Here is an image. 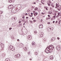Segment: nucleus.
<instances>
[{"mask_svg": "<svg viewBox=\"0 0 61 61\" xmlns=\"http://www.w3.org/2000/svg\"><path fill=\"white\" fill-rule=\"evenodd\" d=\"M9 48L11 50H12L13 51V50H14V47L13 46H10Z\"/></svg>", "mask_w": 61, "mask_h": 61, "instance_id": "1", "label": "nucleus"}, {"mask_svg": "<svg viewBox=\"0 0 61 61\" xmlns=\"http://www.w3.org/2000/svg\"><path fill=\"white\" fill-rule=\"evenodd\" d=\"M56 49L57 50H60L61 49V47L60 46H58L56 47Z\"/></svg>", "mask_w": 61, "mask_h": 61, "instance_id": "2", "label": "nucleus"}, {"mask_svg": "<svg viewBox=\"0 0 61 61\" xmlns=\"http://www.w3.org/2000/svg\"><path fill=\"white\" fill-rule=\"evenodd\" d=\"M52 46H53V45H50L47 47V48H46V49H47L48 48V49H51V48Z\"/></svg>", "mask_w": 61, "mask_h": 61, "instance_id": "3", "label": "nucleus"}, {"mask_svg": "<svg viewBox=\"0 0 61 61\" xmlns=\"http://www.w3.org/2000/svg\"><path fill=\"white\" fill-rule=\"evenodd\" d=\"M1 47L2 48H3L4 47V44L2 43H1L0 44Z\"/></svg>", "mask_w": 61, "mask_h": 61, "instance_id": "4", "label": "nucleus"}, {"mask_svg": "<svg viewBox=\"0 0 61 61\" xmlns=\"http://www.w3.org/2000/svg\"><path fill=\"white\" fill-rule=\"evenodd\" d=\"M28 38L29 40H31L32 39V36L31 35H29L28 36Z\"/></svg>", "mask_w": 61, "mask_h": 61, "instance_id": "5", "label": "nucleus"}, {"mask_svg": "<svg viewBox=\"0 0 61 61\" xmlns=\"http://www.w3.org/2000/svg\"><path fill=\"white\" fill-rule=\"evenodd\" d=\"M47 54H48V53H50L51 52V49H50L48 50H47Z\"/></svg>", "mask_w": 61, "mask_h": 61, "instance_id": "6", "label": "nucleus"}, {"mask_svg": "<svg viewBox=\"0 0 61 61\" xmlns=\"http://www.w3.org/2000/svg\"><path fill=\"white\" fill-rule=\"evenodd\" d=\"M12 21H15L16 19V18L15 17H13L12 18Z\"/></svg>", "mask_w": 61, "mask_h": 61, "instance_id": "7", "label": "nucleus"}, {"mask_svg": "<svg viewBox=\"0 0 61 61\" xmlns=\"http://www.w3.org/2000/svg\"><path fill=\"white\" fill-rule=\"evenodd\" d=\"M39 27L40 28H43V26L42 24H41L39 25Z\"/></svg>", "mask_w": 61, "mask_h": 61, "instance_id": "8", "label": "nucleus"}, {"mask_svg": "<svg viewBox=\"0 0 61 61\" xmlns=\"http://www.w3.org/2000/svg\"><path fill=\"white\" fill-rule=\"evenodd\" d=\"M12 12L13 13H16V12L15 10H13V9H12Z\"/></svg>", "mask_w": 61, "mask_h": 61, "instance_id": "9", "label": "nucleus"}, {"mask_svg": "<svg viewBox=\"0 0 61 61\" xmlns=\"http://www.w3.org/2000/svg\"><path fill=\"white\" fill-rule=\"evenodd\" d=\"M49 58L50 59H51V60H53V59H54V57L53 56H50V57Z\"/></svg>", "mask_w": 61, "mask_h": 61, "instance_id": "10", "label": "nucleus"}, {"mask_svg": "<svg viewBox=\"0 0 61 61\" xmlns=\"http://www.w3.org/2000/svg\"><path fill=\"white\" fill-rule=\"evenodd\" d=\"M59 9L57 8L58 9V10H59V11H60L61 10V6H60V7H59Z\"/></svg>", "mask_w": 61, "mask_h": 61, "instance_id": "11", "label": "nucleus"}, {"mask_svg": "<svg viewBox=\"0 0 61 61\" xmlns=\"http://www.w3.org/2000/svg\"><path fill=\"white\" fill-rule=\"evenodd\" d=\"M55 39H56V38L55 37H52L51 39V40L52 41H54Z\"/></svg>", "mask_w": 61, "mask_h": 61, "instance_id": "12", "label": "nucleus"}, {"mask_svg": "<svg viewBox=\"0 0 61 61\" xmlns=\"http://www.w3.org/2000/svg\"><path fill=\"white\" fill-rule=\"evenodd\" d=\"M56 6L55 7V8H57L58 7V4H57V3H56Z\"/></svg>", "mask_w": 61, "mask_h": 61, "instance_id": "13", "label": "nucleus"}, {"mask_svg": "<svg viewBox=\"0 0 61 61\" xmlns=\"http://www.w3.org/2000/svg\"><path fill=\"white\" fill-rule=\"evenodd\" d=\"M19 47H23V44H20L19 46Z\"/></svg>", "mask_w": 61, "mask_h": 61, "instance_id": "14", "label": "nucleus"}, {"mask_svg": "<svg viewBox=\"0 0 61 61\" xmlns=\"http://www.w3.org/2000/svg\"><path fill=\"white\" fill-rule=\"evenodd\" d=\"M54 46L53 45H52V47H51V50H53V49H54Z\"/></svg>", "mask_w": 61, "mask_h": 61, "instance_id": "15", "label": "nucleus"}, {"mask_svg": "<svg viewBox=\"0 0 61 61\" xmlns=\"http://www.w3.org/2000/svg\"><path fill=\"white\" fill-rule=\"evenodd\" d=\"M15 57L16 58V59H18L19 58V57H18V56H17V55H15Z\"/></svg>", "mask_w": 61, "mask_h": 61, "instance_id": "16", "label": "nucleus"}, {"mask_svg": "<svg viewBox=\"0 0 61 61\" xmlns=\"http://www.w3.org/2000/svg\"><path fill=\"white\" fill-rule=\"evenodd\" d=\"M48 30L49 32L51 31V29H50V28L49 27L48 28Z\"/></svg>", "mask_w": 61, "mask_h": 61, "instance_id": "17", "label": "nucleus"}, {"mask_svg": "<svg viewBox=\"0 0 61 61\" xmlns=\"http://www.w3.org/2000/svg\"><path fill=\"white\" fill-rule=\"evenodd\" d=\"M35 44H36V43H35V42H33L32 43V45L33 46V45H35Z\"/></svg>", "mask_w": 61, "mask_h": 61, "instance_id": "18", "label": "nucleus"}, {"mask_svg": "<svg viewBox=\"0 0 61 61\" xmlns=\"http://www.w3.org/2000/svg\"><path fill=\"white\" fill-rule=\"evenodd\" d=\"M34 34L35 35H36V34H37V31H34Z\"/></svg>", "mask_w": 61, "mask_h": 61, "instance_id": "19", "label": "nucleus"}, {"mask_svg": "<svg viewBox=\"0 0 61 61\" xmlns=\"http://www.w3.org/2000/svg\"><path fill=\"white\" fill-rule=\"evenodd\" d=\"M18 56H17L18 57H20L21 56L20 55V54H17Z\"/></svg>", "mask_w": 61, "mask_h": 61, "instance_id": "20", "label": "nucleus"}, {"mask_svg": "<svg viewBox=\"0 0 61 61\" xmlns=\"http://www.w3.org/2000/svg\"><path fill=\"white\" fill-rule=\"evenodd\" d=\"M35 55H38V52L36 51L35 52Z\"/></svg>", "mask_w": 61, "mask_h": 61, "instance_id": "21", "label": "nucleus"}, {"mask_svg": "<svg viewBox=\"0 0 61 61\" xmlns=\"http://www.w3.org/2000/svg\"><path fill=\"white\" fill-rule=\"evenodd\" d=\"M12 0H9V3H12Z\"/></svg>", "mask_w": 61, "mask_h": 61, "instance_id": "22", "label": "nucleus"}, {"mask_svg": "<svg viewBox=\"0 0 61 61\" xmlns=\"http://www.w3.org/2000/svg\"><path fill=\"white\" fill-rule=\"evenodd\" d=\"M46 50H45V52H46V53H47V50H46Z\"/></svg>", "mask_w": 61, "mask_h": 61, "instance_id": "23", "label": "nucleus"}, {"mask_svg": "<svg viewBox=\"0 0 61 61\" xmlns=\"http://www.w3.org/2000/svg\"><path fill=\"white\" fill-rule=\"evenodd\" d=\"M15 10H16V12H17V11H18V10H19L18 9H17V8L15 9Z\"/></svg>", "mask_w": 61, "mask_h": 61, "instance_id": "24", "label": "nucleus"}, {"mask_svg": "<svg viewBox=\"0 0 61 61\" xmlns=\"http://www.w3.org/2000/svg\"><path fill=\"white\" fill-rule=\"evenodd\" d=\"M3 13V11H1L0 10V14H2Z\"/></svg>", "mask_w": 61, "mask_h": 61, "instance_id": "25", "label": "nucleus"}, {"mask_svg": "<svg viewBox=\"0 0 61 61\" xmlns=\"http://www.w3.org/2000/svg\"><path fill=\"white\" fill-rule=\"evenodd\" d=\"M54 15H56V12L54 13Z\"/></svg>", "mask_w": 61, "mask_h": 61, "instance_id": "26", "label": "nucleus"}, {"mask_svg": "<svg viewBox=\"0 0 61 61\" xmlns=\"http://www.w3.org/2000/svg\"><path fill=\"white\" fill-rule=\"evenodd\" d=\"M27 48L26 47H25V49H24V50L25 51H26V49H27Z\"/></svg>", "mask_w": 61, "mask_h": 61, "instance_id": "27", "label": "nucleus"}, {"mask_svg": "<svg viewBox=\"0 0 61 61\" xmlns=\"http://www.w3.org/2000/svg\"><path fill=\"white\" fill-rule=\"evenodd\" d=\"M29 22L31 23H33V21H32L30 20L29 21Z\"/></svg>", "mask_w": 61, "mask_h": 61, "instance_id": "28", "label": "nucleus"}, {"mask_svg": "<svg viewBox=\"0 0 61 61\" xmlns=\"http://www.w3.org/2000/svg\"><path fill=\"white\" fill-rule=\"evenodd\" d=\"M19 25H19L20 26H22V24H19Z\"/></svg>", "mask_w": 61, "mask_h": 61, "instance_id": "29", "label": "nucleus"}, {"mask_svg": "<svg viewBox=\"0 0 61 61\" xmlns=\"http://www.w3.org/2000/svg\"><path fill=\"white\" fill-rule=\"evenodd\" d=\"M51 6H52V7H55V6L54 5H53L52 4L51 5Z\"/></svg>", "mask_w": 61, "mask_h": 61, "instance_id": "30", "label": "nucleus"}, {"mask_svg": "<svg viewBox=\"0 0 61 61\" xmlns=\"http://www.w3.org/2000/svg\"><path fill=\"white\" fill-rule=\"evenodd\" d=\"M49 12V14H51V13H52V12L51 11L50 12Z\"/></svg>", "mask_w": 61, "mask_h": 61, "instance_id": "31", "label": "nucleus"}, {"mask_svg": "<svg viewBox=\"0 0 61 61\" xmlns=\"http://www.w3.org/2000/svg\"><path fill=\"white\" fill-rule=\"evenodd\" d=\"M37 8H35L34 10H37Z\"/></svg>", "mask_w": 61, "mask_h": 61, "instance_id": "32", "label": "nucleus"}, {"mask_svg": "<svg viewBox=\"0 0 61 61\" xmlns=\"http://www.w3.org/2000/svg\"><path fill=\"white\" fill-rule=\"evenodd\" d=\"M48 5H50V4L49 3H48Z\"/></svg>", "mask_w": 61, "mask_h": 61, "instance_id": "33", "label": "nucleus"}, {"mask_svg": "<svg viewBox=\"0 0 61 61\" xmlns=\"http://www.w3.org/2000/svg\"><path fill=\"white\" fill-rule=\"evenodd\" d=\"M35 14H36V15H37L38 13L37 12L35 13Z\"/></svg>", "mask_w": 61, "mask_h": 61, "instance_id": "34", "label": "nucleus"}, {"mask_svg": "<svg viewBox=\"0 0 61 61\" xmlns=\"http://www.w3.org/2000/svg\"><path fill=\"white\" fill-rule=\"evenodd\" d=\"M25 23H28V21H25Z\"/></svg>", "mask_w": 61, "mask_h": 61, "instance_id": "35", "label": "nucleus"}, {"mask_svg": "<svg viewBox=\"0 0 61 61\" xmlns=\"http://www.w3.org/2000/svg\"><path fill=\"white\" fill-rule=\"evenodd\" d=\"M7 61H9V59H7Z\"/></svg>", "mask_w": 61, "mask_h": 61, "instance_id": "36", "label": "nucleus"}, {"mask_svg": "<svg viewBox=\"0 0 61 61\" xmlns=\"http://www.w3.org/2000/svg\"><path fill=\"white\" fill-rule=\"evenodd\" d=\"M60 13H58V15H60Z\"/></svg>", "mask_w": 61, "mask_h": 61, "instance_id": "37", "label": "nucleus"}, {"mask_svg": "<svg viewBox=\"0 0 61 61\" xmlns=\"http://www.w3.org/2000/svg\"><path fill=\"white\" fill-rule=\"evenodd\" d=\"M21 21H20L19 22V23H21Z\"/></svg>", "mask_w": 61, "mask_h": 61, "instance_id": "38", "label": "nucleus"}, {"mask_svg": "<svg viewBox=\"0 0 61 61\" xmlns=\"http://www.w3.org/2000/svg\"><path fill=\"white\" fill-rule=\"evenodd\" d=\"M11 29H12V28H9V30H11Z\"/></svg>", "mask_w": 61, "mask_h": 61, "instance_id": "39", "label": "nucleus"}, {"mask_svg": "<svg viewBox=\"0 0 61 61\" xmlns=\"http://www.w3.org/2000/svg\"><path fill=\"white\" fill-rule=\"evenodd\" d=\"M52 30H53V27H51V28Z\"/></svg>", "mask_w": 61, "mask_h": 61, "instance_id": "40", "label": "nucleus"}, {"mask_svg": "<svg viewBox=\"0 0 61 61\" xmlns=\"http://www.w3.org/2000/svg\"><path fill=\"white\" fill-rule=\"evenodd\" d=\"M22 18H23V19H24L25 18V17L24 16H23L22 17Z\"/></svg>", "mask_w": 61, "mask_h": 61, "instance_id": "41", "label": "nucleus"}, {"mask_svg": "<svg viewBox=\"0 0 61 61\" xmlns=\"http://www.w3.org/2000/svg\"><path fill=\"white\" fill-rule=\"evenodd\" d=\"M41 14H42V15H44V13H43V12H42Z\"/></svg>", "mask_w": 61, "mask_h": 61, "instance_id": "42", "label": "nucleus"}, {"mask_svg": "<svg viewBox=\"0 0 61 61\" xmlns=\"http://www.w3.org/2000/svg\"><path fill=\"white\" fill-rule=\"evenodd\" d=\"M48 17H50V15H48Z\"/></svg>", "mask_w": 61, "mask_h": 61, "instance_id": "43", "label": "nucleus"}, {"mask_svg": "<svg viewBox=\"0 0 61 61\" xmlns=\"http://www.w3.org/2000/svg\"><path fill=\"white\" fill-rule=\"evenodd\" d=\"M57 18H58V17H59V15H58L57 16Z\"/></svg>", "mask_w": 61, "mask_h": 61, "instance_id": "44", "label": "nucleus"}, {"mask_svg": "<svg viewBox=\"0 0 61 61\" xmlns=\"http://www.w3.org/2000/svg\"><path fill=\"white\" fill-rule=\"evenodd\" d=\"M30 54V52H28V55H29Z\"/></svg>", "mask_w": 61, "mask_h": 61, "instance_id": "45", "label": "nucleus"}, {"mask_svg": "<svg viewBox=\"0 0 61 61\" xmlns=\"http://www.w3.org/2000/svg\"><path fill=\"white\" fill-rule=\"evenodd\" d=\"M30 17H32V16H33V15H30Z\"/></svg>", "mask_w": 61, "mask_h": 61, "instance_id": "46", "label": "nucleus"}, {"mask_svg": "<svg viewBox=\"0 0 61 61\" xmlns=\"http://www.w3.org/2000/svg\"><path fill=\"white\" fill-rule=\"evenodd\" d=\"M31 15H33V13H31Z\"/></svg>", "mask_w": 61, "mask_h": 61, "instance_id": "47", "label": "nucleus"}, {"mask_svg": "<svg viewBox=\"0 0 61 61\" xmlns=\"http://www.w3.org/2000/svg\"><path fill=\"white\" fill-rule=\"evenodd\" d=\"M28 15V14H27V13H26L25 14V15Z\"/></svg>", "mask_w": 61, "mask_h": 61, "instance_id": "48", "label": "nucleus"}, {"mask_svg": "<svg viewBox=\"0 0 61 61\" xmlns=\"http://www.w3.org/2000/svg\"><path fill=\"white\" fill-rule=\"evenodd\" d=\"M47 24H50V22H48Z\"/></svg>", "mask_w": 61, "mask_h": 61, "instance_id": "49", "label": "nucleus"}, {"mask_svg": "<svg viewBox=\"0 0 61 61\" xmlns=\"http://www.w3.org/2000/svg\"><path fill=\"white\" fill-rule=\"evenodd\" d=\"M58 22L56 20V23H57Z\"/></svg>", "mask_w": 61, "mask_h": 61, "instance_id": "50", "label": "nucleus"}, {"mask_svg": "<svg viewBox=\"0 0 61 61\" xmlns=\"http://www.w3.org/2000/svg\"><path fill=\"white\" fill-rule=\"evenodd\" d=\"M41 22H42L43 21V20L42 19H41Z\"/></svg>", "mask_w": 61, "mask_h": 61, "instance_id": "51", "label": "nucleus"}, {"mask_svg": "<svg viewBox=\"0 0 61 61\" xmlns=\"http://www.w3.org/2000/svg\"><path fill=\"white\" fill-rule=\"evenodd\" d=\"M57 38L58 39V40H59V39H60V38L58 37H57Z\"/></svg>", "mask_w": 61, "mask_h": 61, "instance_id": "52", "label": "nucleus"}, {"mask_svg": "<svg viewBox=\"0 0 61 61\" xmlns=\"http://www.w3.org/2000/svg\"><path fill=\"white\" fill-rule=\"evenodd\" d=\"M56 15H55V16H53L54 18H55V17H56Z\"/></svg>", "mask_w": 61, "mask_h": 61, "instance_id": "53", "label": "nucleus"}, {"mask_svg": "<svg viewBox=\"0 0 61 61\" xmlns=\"http://www.w3.org/2000/svg\"><path fill=\"white\" fill-rule=\"evenodd\" d=\"M17 41H19V39H18L17 40Z\"/></svg>", "mask_w": 61, "mask_h": 61, "instance_id": "54", "label": "nucleus"}, {"mask_svg": "<svg viewBox=\"0 0 61 61\" xmlns=\"http://www.w3.org/2000/svg\"><path fill=\"white\" fill-rule=\"evenodd\" d=\"M33 13L34 14H35V13H36V12H35V11H33Z\"/></svg>", "mask_w": 61, "mask_h": 61, "instance_id": "55", "label": "nucleus"}, {"mask_svg": "<svg viewBox=\"0 0 61 61\" xmlns=\"http://www.w3.org/2000/svg\"><path fill=\"white\" fill-rule=\"evenodd\" d=\"M25 23H23V25H25Z\"/></svg>", "mask_w": 61, "mask_h": 61, "instance_id": "56", "label": "nucleus"}, {"mask_svg": "<svg viewBox=\"0 0 61 61\" xmlns=\"http://www.w3.org/2000/svg\"><path fill=\"white\" fill-rule=\"evenodd\" d=\"M50 28L51 29V31H52L53 30L51 28Z\"/></svg>", "mask_w": 61, "mask_h": 61, "instance_id": "57", "label": "nucleus"}, {"mask_svg": "<svg viewBox=\"0 0 61 61\" xmlns=\"http://www.w3.org/2000/svg\"><path fill=\"white\" fill-rule=\"evenodd\" d=\"M53 23H55V21H53Z\"/></svg>", "mask_w": 61, "mask_h": 61, "instance_id": "58", "label": "nucleus"}, {"mask_svg": "<svg viewBox=\"0 0 61 61\" xmlns=\"http://www.w3.org/2000/svg\"><path fill=\"white\" fill-rule=\"evenodd\" d=\"M26 19H27V18H28V17H26Z\"/></svg>", "mask_w": 61, "mask_h": 61, "instance_id": "59", "label": "nucleus"}, {"mask_svg": "<svg viewBox=\"0 0 61 61\" xmlns=\"http://www.w3.org/2000/svg\"><path fill=\"white\" fill-rule=\"evenodd\" d=\"M24 21H25V20H22V22H24Z\"/></svg>", "mask_w": 61, "mask_h": 61, "instance_id": "60", "label": "nucleus"}, {"mask_svg": "<svg viewBox=\"0 0 61 61\" xmlns=\"http://www.w3.org/2000/svg\"><path fill=\"white\" fill-rule=\"evenodd\" d=\"M36 4V2H34V4Z\"/></svg>", "mask_w": 61, "mask_h": 61, "instance_id": "61", "label": "nucleus"}, {"mask_svg": "<svg viewBox=\"0 0 61 61\" xmlns=\"http://www.w3.org/2000/svg\"><path fill=\"white\" fill-rule=\"evenodd\" d=\"M50 18H51V17H50V18H48V19H50Z\"/></svg>", "mask_w": 61, "mask_h": 61, "instance_id": "62", "label": "nucleus"}, {"mask_svg": "<svg viewBox=\"0 0 61 61\" xmlns=\"http://www.w3.org/2000/svg\"><path fill=\"white\" fill-rule=\"evenodd\" d=\"M32 19L33 20L34 19V18L33 17H32Z\"/></svg>", "mask_w": 61, "mask_h": 61, "instance_id": "63", "label": "nucleus"}, {"mask_svg": "<svg viewBox=\"0 0 61 61\" xmlns=\"http://www.w3.org/2000/svg\"><path fill=\"white\" fill-rule=\"evenodd\" d=\"M32 8H33H33H34V7H33V6H32Z\"/></svg>", "mask_w": 61, "mask_h": 61, "instance_id": "64", "label": "nucleus"}]
</instances>
